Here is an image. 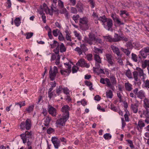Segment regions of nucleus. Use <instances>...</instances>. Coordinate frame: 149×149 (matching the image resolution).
<instances>
[{"instance_id":"1","label":"nucleus","mask_w":149,"mask_h":149,"mask_svg":"<svg viewBox=\"0 0 149 149\" xmlns=\"http://www.w3.org/2000/svg\"><path fill=\"white\" fill-rule=\"evenodd\" d=\"M32 126L31 121L30 119H27L26 121L22 122L20 125V128L22 130L26 129L27 130H29Z\"/></svg>"},{"instance_id":"2","label":"nucleus","mask_w":149,"mask_h":149,"mask_svg":"<svg viewBox=\"0 0 149 149\" xmlns=\"http://www.w3.org/2000/svg\"><path fill=\"white\" fill-rule=\"evenodd\" d=\"M65 65H66V69H61L60 70V72L61 74L64 76H68L71 72V65L68 63H65Z\"/></svg>"},{"instance_id":"3","label":"nucleus","mask_w":149,"mask_h":149,"mask_svg":"<svg viewBox=\"0 0 149 149\" xmlns=\"http://www.w3.org/2000/svg\"><path fill=\"white\" fill-rule=\"evenodd\" d=\"M88 38L85 37L84 40L85 42L91 45L93 44L94 45L96 38L94 34L92 33H90L88 35Z\"/></svg>"},{"instance_id":"4","label":"nucleus","mask_w":149,"mask_h":149,"mask_svg":"<svg viewBox=\"0 0 149 149\" xmlns=\"http://www.w3.org/2000/svg\"><path fill=\"white\" fill-rule=\"evenodd\" d=\"M58 68L56 66L54 67L53 70L51 67L49 71V78L51 80L53 81L55 79L56 74L58 73Z\"/></svg>"},{"instance_id":"5","label":"nucleus","mask_w":149,"mask_h":149,"mask_svg":"<svg viewBox=\"0 0 149 149\" xmlns=\"http://www.w3.org/2000/svg\"><path fill=\"white\" fill-rule=\"evenodd\" d=\"M113 21L111 19L108 18L103 25L105 28L108 31L112 30L113 26Z\"/></svg>"},{"instance_id":"6","label":"nucleus","mask_w":149,"mask_h":149,"mask_svg":"<svg viewBox=\"0 0 149 149\" xmlns=\"http://www.w3.org/2000/svg\"><path fill=\"white\" fill-rule=\"evenodd\" d=\"M133 92L138 97L141 99L145 97V92L143 90L139 91L138 88H136L133 90Z\"/></svg>"},{"instance_id":"7","label":"nucleus","mask_w":149,"mask_h":149,"mask_svg":"<svg viewBox=\"0 0 149 149\" xmlns=\"http://www.w3.org/2000/svg\"><path fill=\"white\" fill-rule=\"evenodd\" d=\"M69 117L62 116L60 119L57 120L56 122V124L58 127L60 126H63L65 125V123L68 119Z\"/></svg>"},{"instance_id":"8","label":"nucleus","mask_w":149,"mask_h":149,"mask_svg":"<svg viewBox=\"0 0 149 149\" xmlns=\"http://www.w3.org/2000/svg\"><path fill=\"white\" fill-rule=\"evenodd\" d=\"M40 8L42 10V11L44 10L47 14H49L50 15L54 11V10L52 7L51 8V9L50 10L48 8L46 4L45 3H44L43 4L42 6H40Z\"/></svg>"},{"instance_id":"9","label":"nucleus","mask_w":149,"mask_h":149,"mask_svg":"<svg viewBox=\"0 0 149 149\" xmlns=\"http://www.w3.org/2000/svg\"><path fill=\"white\" fill-rule=\"evenodd\" d=\"M77 66L81 67H85L86 68H88L90 67V65L87 63L84 59L81 58L76 63Z\"/></svg>"},{"instance_id":"10","label":"nucleus","mask_w":149,"mask_h":149,"mask_svg":"<svg viewBox=\"0 0 149 149\" xmlns=\"http://www.w3.org/2000/svg\"><path fill=\"white\" fill-rule=\"evenodd\" d=\"M88 19L86 17H84L82 18H80V25L81 26H82L81 24H84L85 25V27L83 29L84 30H86L88 29Z\"/></svg>"},{"instance_id":"11","label":"nucleus","mask_w":149,"mask_h":149,"mask_svg":"<svg viewBox=\"0 0 149 149\" xmlns=\"http://www.w3.org/2000/svg\"><path fill=\"white\" fill-rule=\"evenodd\" d=\"M70 109V107L68 105H65L63 107L61 110L63 112V116H66L67 117H69V112Z\"/></svg>"},{"instance_id":"12","label":"nucleus","mask_w":149,"mask_h":149,"mask_svg":"<svg viewBox=\"0 0 149 149\" xmlns=\"http://www.w3.org/2000/svg\"><path fill=\"white\" fill-rule=\"evenodd\" d=\"M52 141L53 144L55 148L58 149L60 146V141L59 139L56 137H52Z\"/></svg>"},{"instance_id":"13","label":"nucleus","mask_w":149,"mask_h":149,"mask_svg":"<svg viewBox=\"0 0 149 149\" xmlns=\"http://www.w3.org/2000/svg\"><path fill=\"white\" fill-rule=\"evenodd\" d=\"M47 110L49 113L52 116H55L56 115V109L51 105L49 104L48 105Z\"/></svg>"},{"instance_id":"14","label":"nucleus","mask_w":149,"mask_h":149,"mask_svg":"<svg viewBox=\"0 0 149 149\" xmlns=\"http://www.w3.org/2000/svg\"><path fill=\"white\" fill-rule=\"evenodd\" d=\"M106 60L108 62L111 66L114 65V60L112 56L110 54H107L106 55Z\"/></svg>"},{"instance_id":"15","label":"nucleus","mask_w":149,"mask_h":149,"mask_svg":"<svg viewBox=\"0 0 149 149\" xmlns=\"http://www.w3.org/2000/svg\"><path fill=\"white\" fill-rule=\"evenodd\" d=\"M135 103L132 104H131V109L132 111L134 113H136L138 111L139 107V102L136 100Z\"/></svg>"},{"instance_id":"16","label":"nucleus","mask_w":149,"mask_h":149,"mask_svg":"<svg viewBox=\"0 0 149 149\" xmlns=\"http://www.w3.org/2000/svg\"><path fill=\"white\" fill-rule=\"evenodd\" d=\"M138 73H139V76L143 80V81L144 82V79L146 76V74L144 73L143 70L140 68L137 67L136 68Z\"/></svg>"},{"instance_id":"17","label":"nucleus","mask_w":149,"mask_h":149,"mask_svg":"<svg viewBox=\"0 0 149 149\" xmlns=\"http://www.w3.org/2000/svg\"><path fill=\"white\" fill-rule=\"evenodd\" d=\"M111 47L113 52L116 54L117 56H120V50L119 48L116 46L113 45H111Z\"/></svg>"},{"instance_id":"18","label":"nucleus","mask_w":149,"mask_h":149,"mask_svg":"<svg viewBox=\"0 0 149 149\" xmlns=\"http://www.w3.org/2000/svg\"><path fill=\"white\" fill-rule=\"evenodd\" d=\"M111 17L112 18L114 21L116 22L118 24L120 25L123 24L124 23L121 22L120 21L119 18L116 15L112 14L111 15Z\"/></svg>"},{"instance_id":"19","label":"nucleus","mask_w":149,"mask_h":149,"mask_svg":"<svg viewBox=\"0 0 149 149\" xmlns=\"http://www.w3.org/2000/svg\"><path fill=\"white\" fill-rule=\"evenodd\" d=\"M20 136L22 139L23 142L24 143H25L27 140H29L30 138L29 137L27 136L25 133L22 134L20 135Z\"/></svg>"},{"instance_id":"20","label":"nucleus","mask_w":149,"mask_h":149,"mask_svg":"<svg viewBox=\"0 0 149 149\" xmlns=\"http://www.w3.org/2000/svg\"><path fill=\"white\" fill-rule=\"evenodd\" d=\"M125 86L126 90L128 91H131L133 89L132 85L129 82L125 83Z\"/></svg>"},{"instance_id":"21","label":"nucleus","mask_w":149,"mask_h":149,"mask_svg":"<svg viewBox=\"0 0 149 149\" xmlns=\"http://www.w3.org/2000/svg\"><path fill=\"white\" fill-rule=\"evenodd\" d=\"M76 7L78 11L82 12L84 10L83 4L81 2H79L77 3Z\"/></svg>"},{"instance_id":"22","label":"nucleus","mask_w":149,"mask_h":149,"mask_svg":"<svg viewBox=\"0 0 149 149\" xmlns=\"http://www.w3.org/2000/svg\"><path fill=\"white\" fill-rule=\"evenodd\" d=\"M145 126V124L143 121L142 120H139L138 123L137 125V127L138 130H139V129L141 130Z\"/></svg>"},{"instance_id":"23","label":"nucleus","mask_w":149,"mask_h":149,"mask_svg":"<svg viewBox=\"0 0 149 149\" xmlns=\"http://www.w3.org/2000/svg\"><path fill=\"white\" fill-rule=\"evenodd\" d=\"M143 107L147 110V109L149 108V100L147 98H145L143 100Z\"/></svg>"},{"instance_id":"24","label":"nucleus","mask_w":149,"mask_h":149,"mask_svg":"<svg viewBox=\"0 0 149 149\" xmlns=\"http://www.w3.org/2000/svg\"><path fill=\"white\" fill-rule=\"evenodd\" d=\"M120 36L118 35V34L115 33L114 38H113V42H117L120 41Z\"/></svg>"},{"instance_id":"25","label":"nucleus","mask_w":149,"mask_h":149,"mask_svg":"<svg viewBox=\"0 0 149 149\" xmlns=\"http://www.w3.org/2000/svg\"><path fill=\"white\" fill-rule=\"evenodd\" d=\"M63 90V88L62 86H60L58 87H57L56 89V95H59L62 92Z\"/></svg>"},{"instance_id":"26","label":"nucleus","mask_w":149,"mask_h":149,"mask_svg":"<svg viewBox=\"0 0 149 149\" xmlns=\"http://www.w3.org/2000/svg\"><path fill=\"white\" fill-rule=\"evenodd\" d=\"M51 120V118L48 116L45 118L44 120V124L46 126H48Z\"/></svg>"},{"instance_id":"27","label":"nucleus","mask_w":149,"mask_h":149,"mask_svg":"<svg viewBox=\"0 0 149 149\" xmlns=\"http://www.w3.org/2000/svg\"><path fill=\"white\" fill-rule=\"evenodd\" d=\"M105 82L107 84V86L108 87L110 88L111 89H112L113 88V86H112L111 83V82L110 80L107 78H105Z\"/></svg>"},{"instance_id":"28","label":"nucleus","mask_w":149,"mask_h":149,"mask_svg":"<svg viewBox=\"0 0 149 149\" xmlns=\"http://www.w3.org/2000/svg\"><path fill=\"white\" fill-rule=\"evenodd\" d=\"M120 49L127 56H129L130 54L131 51L129 50V49H125L121 47Z\"/></svg>"},{"instance_id":"29","label":"nucleus","mask_w":149,"mask_h":149,"mask_svg":"<svg viewBox=\"0 0 149 149\" xmlns=\"http://www.w3.org/2000/svg\"><path fill=\"white\" fill-rule=\"evenodd\" d=\"M108 18H107L105 15H103L101 17H100L98 18V20H99L102 23V25L106 22Z\"/></svg>"},{"instance_id":"30","label":"nucleus","mask_w":149,"mask_h":149,"mask_svg":"<svg viewBox=\"0 0 149 149\" xmlns=\"http://www.w3.org/2000/svg\"><path fill=\"white\" fill-rule=\"evenodd\" d=\"M106 96L107 98H111L113 97V93L111 90H109L106 92Z\"/></svg>"},{"instance_id":"31","label":"nucleus","mask_w":149,"mask_h":149,"mask_svg":"<svg viewBox=\"0 0 149 149\" xmlns=\"http://www.w3.org/2000/svg\"><path fill=\"white\" fill-rule=\"evenodd\" d=\"M66 48L64 44L63 43H61L60 45V52H64L66 51Z\"/></svg>"},{"instance_id":"32","label":"nucleus","mask_w":149,"mask_h":149,"mask_svg":"<svg viewBox=\"0 0 149 149\" xmlns=\"http://www.w3.org/2000/svg\"><path fill=\"white\" fill-rule=\"evenodd\" d=\"M94 59L95 61L97 63H101V59L99 55L96 54H95Z\"/></svg>"},{"instance_id":"33","label":"nucleus","mask_w":149,"mask_h":149,"mask_svg":"<svg viewBox=\"0 0 149 149\" xmlns=\"http://www.w3.org/2000/svg\"><path fill=\"white\" fill-rule=\"evenodd\" d=\"M34 106L33 104L29 106L26 109V111L29 113L32 111H33Z\"/></svg>"},{"instance_id":"34","label":"nucleus","mask_w":149,"mask_h":149,"mask_svg":"<svg viewBox=\"0 0 149 149\" xmlns=\"http://www.w3.org/2000/svg\"><path fill=\"white\" fill-rule=\"evenodd\" d=\"M103 38L106 41H108L110 42H113V38L111 37L109 35L106 36H103Z\"/></svg>"},{"instance_id":"35","label":"nucleus","mask_w":149,"mask_h":149,"mask_svg":"<svg viewBox=\"0 0 149 149\" xmlns=\"http://www.w3.org/2000/svg\"><path fill=\"white\" fill-rule=\"evenodd\" d=\"M20 21L21 19L19 17H17L15 19V24L17 26H18L20 25L21 22Z\"/></svg>"},{"instance_id":"36","label":"nucleus","mask_w":149,"mask_h":149,"mask_svg":"<svg viewBox=\"0 0 149 149\" xmlns=\"http://www.w3.org/2000/svg\"><path fill=\"white\" fill-rule=\"evenodd\" d=\"M147 66H149V61L146 60L142 63V66L143 68H145Z\"/></svg>"},{"instance_id":"37","label":"nucleus","mask_w":149,"mask_h":149,"mask_svg":"<svg viewBox=\"0 0 149 149\" xmlns=\"http://www.w3.org/2000/svg\"><path fill=\"white\" fill-rule=\"evenodd\" d=\"M50 46L51 48H54L56 46L58 47L59 46V45L57 41L54 40L53 44H50Z\"/></svg>"},{"instance_id":"38","label":"nucleus","mask_w":149,"mask_h":149,"mask_svg":"<svg viewBox=\"0 0 149 149\" xmlns=\"http://www.w3.org/2000/svg\"><path fill=\"white\" fill-rule=\"evenodd\" d=\"M59 33H60L59 30L57 29L54 30L52 31L53 34L55 37L57 36L58 35H59Z\"/></svg>"},{"instance_id":"39","label":"nucleus","mask_w":149,"mask_h":149,"mask_svg":"<svg viewBox=\"0 0 149 149\" xmlns=\"http://www.w3.org/2000/svg\"><path fill=\"white\" fill-rule=\"evenodd\" d=\"M134 78L135 80L137 81L138 80V73L137 71H134L133 72Z\"/></svg>"},{"instance_id":"40","label":"nucleus","mask_w":149,"mask_h":149,"mask_svg":"<svg viewBox=\"0 0 149 149\" xmlns=\"http://www.w3.org/2000/svg\"><path fill=\"white\" fill-rule=\"evenodd\" d=\"M125 75L130 79H131L132 78L131 72L129 69L126 70L125 72Z\"/></svg>"},{"instance_id":"41","label":"nucleus","mask_w":149,"mask_h":149,"mask_svg":"<svg viewBox=\"0 0 149 149\" xmlns=\"http://www.w3.org/2000/svg\"><path fill=\"white\" fill-rule=\"evenodd\" d=\"M110 80L112 85H114L116 84V78L114 76H111L110 77Z\"/></svg>"},{"instance_id":"42","label":"nucleus","mask_w":149,"mask_h":149,"mask_svg":"<svg viewBox=\"0 0 149 149\" xmlns=\"http://www.w3.org/2000/svg\"><path fill=\"white\" fill-rule=\"evenodd\" d=\"M65 32L66 33L65 38L66 40L68 41H71V36H70V34L69 33L68 31L67 30L65 31Z\"/></svg>"},{"instance_id":"43","label":"nucleus","mask_w":149,"mask_h":149,"mask_svg":"<svg viewBox=\"0 0 149 149\" xmlns=\"http://www.w3.org/2000/svg\"><path fill=\"white\" fill-rule=\"evenodd\" d=\"M80 47L82 52H86L88 50L87 47L84 44L81 45Z\"/></svg>"},{"instance_id":"44","label":"nucleus","mask_w":149,"mask_h":149,"mask_svg":"<svg viewBox=\"0 0 149 149\" xmlns=\"http://www.w3.org/2000/svg\"><path fill=\"white\" fill-rule=\"evenodd\" d=\"M126 141L127 142L129 146L131 148H134V146L133 145L132 141V140L129 139H127L126 140Z\"/></svg>"},{"instance_id":"45","label":"nucleus","mask_w":149,"mask_h":149,"mask_svg":"<svg viewBox=\"0 0 149 149\" xmlns=\"http://www.w3.org/2000/svg\"><path fill=\"white\" fill-rule=\"evenodd\" d=\"M120 15L122 17L125 18V16H123L124 14H127V15H129V14L127 13L126 10H120Z\"/></svg>"},{"instance_id":"46","label":"nucleus","mask_w":149,"mask_h":149,"mask_svg":"<svg viewBox=\"0 0 149 149\" xmlns=\"http://www.w3.org/2000/svg\"><path fill=\"white\" fill-rule=\"evenodd\" d=\"M137 55L133 53L132 54V59L134 62H136L137 61Z\"/></svg>"},{"instance_id":"47","label":"nucleus","mask_w":149,"mask_h":149,"mask_svg":"<svg viewBox=\"0 0 149 149\" xmlns=\"http://www.w3.org/2000/svg\"><path fill=\"white\" fill-rule=\"evenodd\" d=\"M75 51L77 52L79 55H81L82 54V52L81 48L79 47H77L74 49Z\"/></svg>"},{"instance_id":"48","label":"nucleus","mask_w":149,"mask_h":149,"mask_svg":"<svg viewBox=\"0 0 149 149\" xmlns=\"http://www.w3.org/2000/svg\"><path fill=\"white\" fill-rule=\"evenodd\" d=\"M103 137L105 139H109L111 138V135L109 133H106L104 135Z\"/></svg>"},{"instance_id":"49","label":"nucleus","mask_w":149,"mask_h":149,"mask_svg":"<svg viewBox=\"0 0 149 149\" xmlns=\"http://www.w3.org/2000/svg\"><path fill=\"white\" fill-rule=\"evenodd\" d=\"M74 33L75 36L77 37L78 39L80 40H81V36L79 33H78L77 31H74Z\"/></svg>"},{"instance_id":"50","label":"nucleus","mask_w":149,"mask_h":149,"mask_svg":"<svg viewBox=\"0 0 149 149\" xmlns=\"http://www.w3.org/2000/svg\"><path fill=\"white\" fill-rule=\"evenodd\" d=\"M126 46L129 49H132L133 45L130 41H128L126 44Z\"/></svg>"},{"instance_id":"51","label":"nucleus","mask_w":149,"mask_h":149,"mask_svg":"<svg viewBox=\"0 0 149 149\" xmlns=\"http://www.w3.org/2000/svg\"><path fill=\"white\" fill-rule=\"evenodd\" d=\"M88 2L90 4L91 7L92 8H94L95 5V3L94 0H88Z\"/></svg>"},{"instance_id":"52","label":"nucleus","mask_w":149,"mask_h":149,"mask_svg":"<svg viewBox=\"0 0 149 149\" xmlns=\"http://www.w3.org/2000/svg\"><path fill=\"white\" fill-rule=\"evenodd\" d=\"M33 33L32 32H29L26 33L25 35L26 36V39H29L30 38L33 36Z\"/></svg>"},{"instance_id":"53","label":"nucleus","mask_w":149,"mask_h":149,"mask_svg":"<svg viewBox=\"0 0 149 149\" xmlns=\"http://www.w3.org/2000/svg\"><path fill=\"white\" fill-rule=\"evenodd\" d=\"M140 53L141 56L144 58H145L147 57L146 53L144 51V50L142 49L140 52Z\"/></svg>"},{"instance_id":"54","label":"nucleus","mask_w":149,"mask_h":149,"mask_svg":"<svg viewBox=\"0 0 149 149\" xmlns=\"http://www.w3.org/2000/svg\"><path fill=\"white\" fill-rule=\"evenodd\" d=\"M94 51L96 53H102V51L101 49L97 48L95 47H94Z\"/></svg>"},{"instance_id":"55","label":"nucleus","mask_w":149,"mask_h":149,"mask_svg":"<svg viewBox=\"0 0 149 149\" xmlns=\"http://www.w3.org/2000/svg\"><path fill=\"white\" fill-rule=\"evenodd\" d=\"M40 14L42 15V20L43 22L44 23H45L46 22V16L45 15V14L44 13H43V12L40 11Z\"/></svg>"},{"instance_id":"56","label":"nucleus","mask_w":149,"mask_h":149,"mask_svg":"<svg viewBox=\"0 0 149 149\" xmlns=\"http://www.w3.org/2000/svg\"><path fill=\"white\" fill-rule=\"evenodd\" d=\"M15 105H19L20 108H21L22 106H24L25 105V101L20 102L19 103L16 102L15 103Z\"/></svg>"},{"instance_id":"57","label":"nucleus","mask_w":149,"mask_h":149,"mask_svg":"<svg viewBox=\"0 0 149 149\" xmlns=\"http://www.w3.org/2000/svg\"><path fill=\"white\" fill-rule=\"evenodd\" d=\"M79 68L76 66H73L72 69V72L73 73H76L77 71Z\"/></svg>"},{"instance_id":"58","label":"nucleus","mask_w":149,"mask_h":149,"mask_svg":"<svg viewBox=\"0 0 149 149\" xmlns=\"http://www.w3.org/2000/svg\"><path fill=\"white\" fill-rule=\"evenodd\" d=\"M58 38L59 40L61 41H63L65 40V38L61 32L59 33Z\"/></svg>"},{"instance_id":"59","label":"nucleus","mask_w":149,"mask_h":149,"mask_svg":"<svg viewBox=\"0 0 149 149\" xmlns=\"http://www.w3.org/2000/svg\"><path fill=\"white\" fill-rule=\"evenodd\" d=\"M24 133L27 136L29 137L30 139L32 138V134L31 131H26Z\"/></svg>"},{"instance_id":"60","label":"nucleus","mask_w":149,"mask_h":149,"mask_svg":"<svg viewBox=\"0 0 149 149\" xmlns=\"http://www.w3.org/2000/svg\"><path fill=\"white\" fill-rule=\"evenodd\" d=\"M48 97L51 99L53 97H55L57 95L56 94H54L52 92H51L48 93Z\"/></svg>"},{"instance_id":"61","label":"nucleus","mask_w":149,"mask_h":149,"mask_svg":"<svg viewBox=\"0 0 149 149\" xmlns=\"http://www.w3.org/2000/svg\"><path fill=\"white\" fill-rule=\"evenodd\" d=\"M96 43H98L102 44L103 43V42L101 39L100 38H95V41L94 44Z\"/></svg>"},{"instance_id":"62","label":"nucleus","mask_w":149,"mask_h":149,"mask_svg":"<svg viewBox=\"0 0 149 149\" xmlns=\"http://www.w3.org/2000/svg\"><path fill=\"white\" fill-rule=\"evenodd\" d=\"M110 108L111 110L115 111L116 112L118 111V109L114 106L113 104H111L110 105Z\"/></svg>"},{"instance_id":"63","label":"nucleus","mask_w":149,"mask_h":149,"mask_svg":"<svg viewBox=\"0 0 149 149\" xmlns=\"http://www.w3.org/2000/svg\"><path fill=\"white\" fill-rule=\"evenodd\" d=\"M58 5L61 8H63L64 7L63 2L61 0L58 1Z\"/></svg>"},{"instance_id":"64","label":"nucleus","mask_w":149,"mask_h":149,"mask_svg":"<svg viewBox=\"0 0 149 149\" xmlns=\"http://www.w3.org/2000/svg\"><path fill=\"white\" fill-rule=\"evenodd\" d=\"M79 17V15H74L72 17L73 19L75 22L76 23L77 21V20Z\"/></svg>"}]
</instances>
